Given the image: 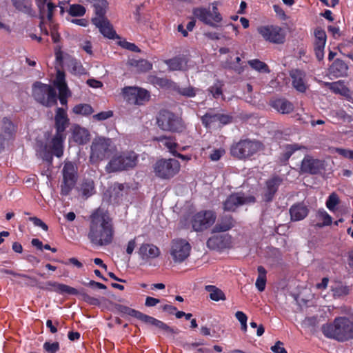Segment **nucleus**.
Segmentation results:
<instances>
[{"label": "nucleus", "instance_id": "nucleus-33", "mask_svg": "<svg viewBox=\"0 0 353 353\" xmlns=\"http://www.w3.org/2000/svg\"><path fill=\"white\" fill-rule=\"evenodd\" d=\"M331 290L332 292L333 296L335 298L345 296L348 294L350 292L349 288L340 282H334L331 285Z\"/></svg>", "mask_w": 353, "mask_h": 353}, {"label": "nucleus", "instance_id": "nucleus-50", "mask_svg": "<svg viewBox=\"0 0 353 353\" xmlns=\"http://www.w3.org/2000/svg\"><path fill=\"white\" fill-rule=\"evenodd\" d=\"M118 310L123 314L134 316L137 319H138L141 312L125 305H119Z\"/></svg>", "mask_w": 353, "mask_h": 353}, {"label": "nucleus", "instance_id": "nucleus-58", "mask_svg": "<svg viewBox=\"0 0 353 353\" xmlns=\"http://www.w3.org/2000/svg\"><path fill=\"white\" fill-rule=\"evenodd\" d=\"M119 45L122 48H123L125 49H127V50H129L132 51V52H139V48L134 43H130V42H128L126 41H119Z\"/></svg>", "mask_w": 353, "mask_h": 353}, {"label": "nucleus", "instance_id": "nucleus-44", "mask_svg": "<svg viewBox=\"0 0 353 353\" xmlns=\"http://www.w3.org/2000/svg\"><path fill=\"white\" fill-rule=\"evenodd\" d=\"M326 85L334 93L345 95L348 91L347 88L340 81L326 83Z\"/></svg>", "mask_w": 353, "mask_h": 353}, {"label": "nucleus", "instance_id": "nucleus-64", "mask_svg": "<svg viewBox=\"0 0 353 353\" xmlns=\"http://www.w3.org/2000/svg\"><path fill=\"white\" fill-rule=\"evenodd\" d=\"M271 350L275 353H288L281 341H277L274 345L271 347Z\"/></svg>", "mask_w": 353, "mask_h": 353}, {"label": "nucleus", "instance_id": "nucleus-23", "mask_svg": "<svg viewBox=\"0 0 353 353\" xmlns=\"http://www.w3.org/2000/svg\"><path fill=\"white\" fill-rule=\"evenodd\" d=\"M282 180L279 177H273L266 182V186L263 193V200L270 201L272 200L275 193L276 192Z\"/></svg>", "mask_w": 353, "mask_h": 353}, {"label": "nucleus", "instance_id": "nucleus-37", "mask_svg": "<svg viewBox=\"0 0 353 353\" xmlns=\"http://www.w3.org/2000/svg\"><path fill=\"white\" fill-rule=\"evenodd\" d=\"M201 120L206 128L219 127L218 113L208 112L202 117Z\"/></svg>", "mask_w": 353, "mask_h": 353}, {"label": "nucleus", "instance_id": "nucleus-19", "mask_svg": "<svg viewBox=\"0 0 353 353\" xmlns=\"http://www.w3.org/2000/svg\"><path fill=\"white\" fill-rule=\"evenodd\" d=\"M292 87L299 92H305L308 88L306 74L300 70H292L290 73Z\"/></svg>", "mask_w": 353, "mask_h": 353}, {"label": "nucleus", "instance_id": "nucleus-45", "mask_svg": "<svg viewBox=\"0 0 353 353\" xmlns=\"http://www.w3.org/2000/svg\"><path fill=\"white\" fill-rule=\"evenodd\" d=\"M331 70L333 72L337 73L338 75H341L347 71V66L343 61L336 59L332 63Z\"/></svg>", "mask_w": 353, "mask_h": 353}, {"label": "nucleus", "instance_id": "nucleus-22", "mask_svg": "<svg viewBox=\"0 0 353 353\" xmlns=\"http://www.w3.org/2000/svg\"><path fill=\"white\" fill-rule=\"evenodd\" d=\"M92 22L105 37L110 39L114 38L116 32L106 18L94 17L92 19Z\"/></svg>", "mask_w": 353, "mask_h": 353}, {"label": "nucleus", "instance_id": "nucleus-7", "mask_svg": "<svg viewBox=\"0 0 353 353\" xmlns=\"http://www.w3.org/2000/svg\"><path fill=\"white\" fill-rule=\"evenodd\" d=\"M32 95L35 100L43 105L51 107L57 104V93L50 85L36 82L33 85Z\"/></svg>", "mask_w": 353, "mask_h": 353}, {"label": "nucleus", "instance_id": "nucleus-52", "mask_svg": "<svg viewBox=\"0 0 353 353\" xmlns=\"http://www.w3.org/2000/svg\"><path fill=\"white\" fill-rule=\"evenodd\" d=\"M70 72L76 75H81L85 73V69L81 64L77 61H72L70 65Z\"/></svg>", "mask_w": 353, "mask_h": 353}, {"label": "nucleus", "instance_id": "nucleus-21", "mask_svg": "<svg viewBox=\"0 0 353 353\" xmlns=\"http://www.w3.org/2000/svg\"><path fill=\"white\" fill-rule=\"evenodd\" d=\"M160 253L159 248L150 243H143L138 250L140 258L145 262H148L157 258Z\"/></svg>", "mask_w": 353, "mask_h": 353}, {"label": "nucleus", "instance_id": "nucleus-40", "mask_svg": "<svg viewBox=\"0 0 353 353\" xmlns=\"http://www.w3.org/2000/svg\"><path fill=\"white\" fill-rule=\"evenodd\" d=\"M108 6V3L105 0H97L96 1H94L92 6L94 8L95 13L97 15L95 17L105 18L104 16Z\"/></svg>", "mask_w": 353, "mask_h": 353}, {"label": "nucleus", "instance_id": "nucleus-3", "mask_svg": "<svg viewBox=\"0 0 353 353\" xmlns=\"http://www.w3.org/2000/svg\"><path fill=\"white\" fill-rule=\"evenodd\" d=\"M116 151L117 146L110 138L97 137L90 145L89 160L92 164H99L112 157Z\"/></svg>", "mask_w": 353, "mask_h": 353}, {"label": "nucleus", "instance_id": "nucleus-12", "mask_svg": "<svg viewBox=\"0 0 353 353\" xmlns=\"http://www.w3.org/2000/svg\"><path fill=\"white\" fill-rule=\"evenodd\" d=\"M191 251L190 244L185 239H176L172 241L170 248V254L176 263H181L190 256Z\"/></svg>", "mask_w": 353, "mask_h": 353}, {"label": "nucleus", "instance_id": "nucleus-61", "mask_svg": "<svg viewBox=\"0 0 353 353\" xmlns=\"http://www.w3.org/2000/svg\"><path fill=\"white\" fill-rule=\"evenodd\" d=\"M138 319L141 320V321L154 325L157 319L152 317L150 316H148L145 314H143L140 312L139 316H138Z\"/></svg>", "mask_w": 353, "mask_h": 353}, {"label": "nucleus", "instance_id": "nucleus-51", "mask_svg": "<svg viewBox=\"0 0 353 353\" xmlns=\"http://www.w3.org/2000/svg\"><path fill=\"white\" fill-rule=\"evenodd\" d=\"M225 154V150L222 148H216V149H212L209 158L212 161H219L224 154Z\"/></svg>", "mask_w": 353, "mask_h": 353}, {"label": "nucleus", "instance_id": "nucleus-8", "mask_svg": "<svg viewBox=\"0 0 353 353\" xmlns=\"http://www.w3.org/2000/svg\"><path fill=\"white\" fill-rule=\"evenodd\" d=\"M218 4L217 1L212 3V10L204 7L195 8L192 10V14L195 18L205 24L216 27V23L221 22L223 19L221 14L218 10Z\"/></svg>", "mask_w": 353, "mask_h": 353}, {"label": "nucleus", "instance_id": "nucleus-38", "mask_svg": "<svg viewBox=\"0 0 353 353\" xmlns=\"http://www.w3.org/2000/svg\"><path fill=\"white\" fill-rule=\"evenodd\" d=\"M175 89L179 94L190 98L195 97L196 94L201 91V90L191 85L187 87H179L177 85L175 87Z\"/></svg>", "mask_w": 353, "mask_h": 353}, {"label": "nucleus", "instance_id": "nucleus-46", "mask_svg": "<svg viewBox=\"0 0 353 353\" xmlns=\"http://www.w3.org/2000/svg\"><path fill=\"white\" fill-rule=\"evenodd\" d=\"M3 123L4 132L3 139H9L14 132V126L13 123L6 118L3 119Z\"/></svg>", "mask_w": 353, "mask_h": 353}, {"label": "nucleus", "instance_id": "nucleus-13", "mask_svg": "<svg viewBox=\"0 0 353 353\" xmlns=\"http://www.w3.org/2000/svg\"><path fill=\"white\" fill-rule=\"evenodd\" d=\"M216 219V214L212 210H203L196 213L191 219L192 228L196 232L203 231L211 227Z\"/></svg>", "mask_w": 353, "mask_h": 353}, {"label": "nucleus", "instance_id": "nucleus-16", "mask_svg": "<svg viewBox=\"0 0 353 353\" xmlns=\"http://www.w3.org/2000/svg\"><path fill=\"white\" fill-rule=\"evenodd\" d=\"M255 197L252 195H246L242 192L232 194L223 202V209L225 211H234L238 207L253 203Z\"/></svg>", "mask_w": 353, "mask_h": 353}, {"label": "nucleus", "instance_id": "nucleus-63", "mask_svg": "<svg viewBox=\"0 0 353 353\" xmlns=\"http://www.w3.org/2000/svg\"><path fill=\"white\" fill-rule=\"evenodd\" d=\"M30 221H31L35 226H38L41 228L43 230H48V225L43 222L40 219L37 217H30Z\"/></svg>", "mask_w": 353, "mask_h": 353}, {"label": "nucleus", "instance_id": "nucleus-17", "mask_svg": "<svg viewBox=\"0 0 353 353\" xmlns=\"http://www.w3.org/2000/svg\"><path fill=\"white\" fill-rule=\"evenodd\" d=\"M232 245V236L228 234L214 235L210 237L207 241V246L210 249L218 251L229 249Z\"/></svg>", "mask_w": 353, "mask_h": 353}, {"label": "nucleus", "instance_id": "nucleus-18", "mask_svg": "<svg viewBox=\"0 0 353 353\" xmlns=\"http://www.w3.org/2000/svg\"><path fill=\"white\" fill-rule=\"evenodd\" d=\"M54 85L59 90V99L63 105H67L68 98L71 96V92L66 84L65 74L61 70H57Z\"/></svg>", "mask_w": 353, "mask_h": 353}, {"label": "nucleus", "instance_id": "nucleus-20", "mask_svg": "<svg viewBox=\"0 0 353 353\" xmlns=\"http://www.w3.org/2000/svg\"><path fill=\"white\" fill-rule=\"evenodd\" d=\"M301 169L303 172L317 174L324 169V162L321 160L307 156L302 161Z\"/></svg>", "mask_w": 353, "mask_h": 353}, {"label": "nucleus", "instance_id": "nucleus-9", "mask_svg": "<svg viewBox=\"0 0 353 353\" xmlns=\"http://www.w3.org/2000/svg\"><path fill=\"white\" fill-rule=\"evenodd\" d=\"M180 163L174 159H161L153 165L155 175L163 179H170L174 176L180 170Z\"/></svg>", "mask_w": 353, "mask_h": 353}, {"label": "nucleus", "instance_id": "nucleus-43", "mask_svg": "<svg viewBox=\"0 0 353 353\" xmlns=\"http://www.w3.org/2000/svg\"><path fill=\"white\" fill-rule=\"evenodd\" d=\"M94 110L89 104H78L73 108V112L76 114L88 116L93 113Z\"/></svg>", "mask_w": 353, "mask_h": 353}, {"label": "nucleus", "instance_id": "nucleus-30", "mask_svg": "<svg viewBox=\"0 0 353 353\" xmlns=\"http://www.w3.org/2000/svg\"><path fill=\"white\" fill-rule=\"evenodd\" d=\"M154 140H156L160 144L167 148L170 152H171L173 154H175L177 143L172 137L161 136L155 137Z\"/></svg>", "mask_w": 353, "mask_h": 353}, {"label": "nucleus", "instance_id": "nucleus-42", "mask_svg": "<svg viewBox=\"0 0 353 353\" xmlns=\"http://www.w3.org/2000/svg\"><path fill=\"white\" fill-rule=\"evenodd\" d=\"M249 65L255 70L263 72V73H270V70L268 66V65L261 61L259 59H252L248 61Z\"/></svg>", "mask_w": 353, "mask_h": 353}, {"label": "nucleus", "instance_id": "nucleus-25", "mask_svg": "<svg viewBox=\"0 0 353 353\" xmlns=\"http://www.w3.org/2000/svg\"><path fill=\"white\" fill-rule=\"evenodd\" d=\"M234 220L231 216L221 217L212 229L213 232H226L234 226Z\"/></svg>", "mask_w": 353, "mask_h": 353}, {"label": "nucleus", "instance_id": "nucleus-49", "mask_svg": "<svg viewBox=\"0 0 353 353\" xmlns=\"http://www.w3.org/2000/svg\"><path fill=\"white\" fill-rule=\"evenodd\" d=\"M314 37H315V44H320V45H325L327 37L325 32L321 29V28H316L314 30Z\"/></svg>", "mask_w": 353, "mask_h": 353}, {"label": "nucleus", "instance_id": "nucleus-6", "mask_svg": "<svg viewBox=\"0 0 353 353\" xmlns=\"http://www.w3.org/2000/svg\"><path fill=\"white\" fill-rule=\"evenodd\" d=\"M263 149V144L260 141L244 139L232 145L230 151L232 156L242 159L249 158Z\"/></svg>", "mask_w": 353, "mask_h": 353}, {"label": "nucleus", "instance_id": "nucleus-60", "mask_svg": "<svg viewBox=\"0 0 353 353\" xmlns=\"http://www.w3.org/2000/svg\"><path fill=\"white\" fill-rule=\"evenodd\" d=\"M336 152L345 158L353 160V150L343 148H336Z\"/></svg>", "mask_w": 353, "mask_h": 353}, {"label": "nucleus", "instance_id": "nucleus-62", "mask_svg": "<svg viewBox=\"0 0 353 353\" xmlns=\"http://www.w3.org/2000/svg\"><path fill=\"white\" fill-rule=\"evenodd\" d=\"M219 127L221 125H225L231 122L232 117L227 114L218 113Z\"/></svg>", "mask_w": 353, "mask_h": 353}, {"label": "nucleus", "instance_id": "nucleus-35", "mask_svg": "<svg viewBox=\"0 0 353 353\" xmlns=\"http://www.w3.org/2000/svg\"><path fill=\"white\" fill-rule=\"evenodd\" d=\"M81 191L83 196L89 197L95 192L94 183L91 179H84L81 185Z\"/></svg>", "mask_w": 353, "mask_h": 353}, {"label": "nucleus", "instance_id": "nucleus-14", "mask_svg": "<svg viewBox=\"0 0 353 353\" xmlns=\"http://www.w3.org/2000/svg\"><path fill=\"white\" fill-rule=\"evenodd\" d=\"M258 32L267 41L281 44L285 39L284 30L277 26H263L257 28Z\"/></svg>", "mask_w": 353, "mask_h": 353}, {"label": "nucleus", "instance_id": "nucleus-53", "mask_svg": "<svg viewBox=\"0 0 353 353\" xmlns=\"http://www.w3.org/2000/svg\"><path fill=\"white\" fill-rule=\"evenodd\" d=\"M43 349L48 353H56L59 350V344L58 342H46Z\"/></svg>", "mask_w": 353, "mask_h": 353}, {"label": "nucleus", "instance_id": "nucleus-39", "mask_svg": "<svg viewBox=\"0 0 353 353\" xmlns=\"http://www.w3.org/2000/svg\"><path fill=\"white\" fill-rule=\"evenodd\" d=\"M131 66L134 67L140 72H147L150 70L152 68V65L148 61L144 59L135 60L132 59L129 61Z\"/></svg>", "mask_w": 353, "mask_h": 353}, {"label": "nucleus", "instance_id": "nucleus-5", "mask_svg": "<svg viewBox=\"0 0 353 353\" xmlns=\"http://www.w3.org/2000/svg\"><path fill=\"white\" fill-rule=\"evenodd\" d=\"M137 162V156L132 151L122 152L112 157L105 165L108 173L123 171L134 168Z\"/></svg>", "mask_w": 353, "mask_h": 353}, {"label": "nucleus", "instance_id": "nucleus-29", "mask_svg": "<svg viewBox=\"0 0 353 353\" xmlns=\"http://www.w3.org/2000/svg\"><path fill=\"white\" fill-rule=\"evenodd\" d=\"M291 219L294 221L303 219L307 215V208L302 205L297 204L291 207L290 210Z\"/></svg>", "mask_w": 353, "mask_h": 353}, {"label": "nucleus", "instance_id": "nucleus-41", "mask_svg": "<svg viewBox=\"0 0 353 353\" xmlns=\"http://www.w3.org/2000/svg\"><path fill=\"white\" fill-rule=\"evenodd\" d=\"M339 203L340 199L338 194L335 192H332L329 195L325 202V206L330 212H335Z\"/></svg>", "mask_w": 353, "mask_h": 353}, {"label": "nucleus", "instance_id": "nucleus-48", "mask_svg": "<svg viewBox=\"0 0 353 353\" xmlns=\"http://www.w3.org/2000/svg\"><path fill=\"white\" fill-rule=\"evenodd\" d=\"M223 85L222 82L217 81L214 83L213 85L209 88L208 90L212 94L214 98L217 99L220 96H222Z\"/></svg>", "mask_w": 353, "mask_h": 353}, {"label": "nucleus", "instance_id": "nucleus-2", "mask_svg": "<svg viewBox=\"0 0 353 353\" xmlns=\"http://www.w3.org/2000/svg\"><path fill=\"white\" fill-rule=\"evenodd\" d=\"M324 336L339 342L353 339V317L340 316L330 323L324 324L321 328Z\"/></svg>", "mask_w": 353, "mask_h": 353}, {"label": "nucleus", "instance_id": "nucleus-4", "mask_svg": "<svg viewBox=\"0 0 353 353\" xmlns=\"http://www.w3.org/2000/svg\"><path fill=\"white\" fill-rule=\"evenodd\" d=\"M54 119L57 134L51 141L50 148L56 157H61L63 153V143L65 138L63 132L69 124V119L65 110L61 108L57 109Z\"/></svg>", "mask_w": 353, "mask_h": 353}, {"label": "nucleus", "instance_id": "nucleus-34", "mask_svg": "<svg viewBox=\"0 0 353 353\" xmlns=\"http://www.w3.org/2000/svg\"><path fill=\"white\" fill-rule=\"evenodd\" d=\"M14 6L24 13L32 15V3L31 0H12Z\"/></svg>", "mask_w": 353, "mask_h": 353}, {"label": "nucleus", "instance_id": "nucleus-36", "mask_svg": "<svg viewBox=\"0 0 353 353\" xmlns=\"http://www.w3.org/2000/svg\"><path fill=\"white\" fill-rule=\"evenodd\" d=\"M257 270L259 275L256 279L255 285L259 291L263 292L265 288L267 272L263 266H259Z\"/></svg>", "mask_w": 353, "mask_h": 353}, {"label": "nucleus", "instance_id": "nucleus-56", "mask_svg": "<svg viewBox=\"0 0 353 353\" xmlns=\"http://www.w3.org/2000/svg\"><path fill=\"white\" fill-rule=\"evenodd\" d=\"M154 326L159 328L166 333H174V330L163 322L157 319Z\"/></svg>", "mask_w": 353, "mask_h": 353}, {"label": "nucleus", "instance_id": "nucleus-59", "mask_svg": "<svg viewBox=\"0 0 353 353\" xmlns=\"http://www.w3.org/2000/svg\"><path fill=\"white\" fill-rule=\"evenodd\" d=\"M300 148H301V147L298 146V145H296V144L288 145L285 148V152L284 154L285 159V160L288 159L294 151H296Z\"/></svg>", "mask_w": 353, "mask_h": 353}, {"label": "nucleus", "instance_id": "nucleus-54", "mask_svg": "<svg viewBox=\"0 0 353 353\" xmlns=\"http://www.w3.org/2000/svg\"><path fill=\"white\" fill-rule=\"evenodd\" d=\"M59 293L61 294H77L78 290L72 287L69 285L62 284V285H59Z\"/></svg>", "mask_w": 353, "mask_h": 353}, {"label": "nucleus", "instance_id": "nucleus-10", "mask_svg": "<svg viewBox=\"0 0 353 353\" xmlns=\"http://www.w3.org/2000/svg\"><path fill=\"white\" fill-rule=\"evenodd\" d=\"M157 123L158 126L164 131L180 132L183 129L181 119L168 110L159 112Z\"/></svg>", "mask_w": 353, "mask_h": 353}, {"label": "nucleus", "instance_id": "nucleus-47", "mask_svg": "<svg viewBox=\"0 0 353 353\" xmlns=\"http://www.w3.org/2000/svg\"><path fill=\"white\" fill-rule=\"evenodd\" d=\"M68 13L73 17H81L85 13V9L81 5L73 4L70 6Z\"/></svg>", "mask_w": 353, "mask_h": 353}, {"label": "nucleus", "instance_id": "nucleus-15", "mask_svg": "<svg viewBox=\"0 0 353 353\" xmlns=\"http://www.w3.org/2000/svg\"><path fill=\"white\" fill-rule=\"evenodd\" d=\"M124 99L131 104L143 105L150 99L149 92L138 87H125L122 90Z\"/></svg>", "mask_w": 353, "mask_h": 353}, {"label": "nucleus", "instance_id": "nucleus-27", "mask_svg": "<svg viewBox=\"0 0 353 353\" xmlns=\"http://www.w3.org/2000/svg\"><path fill=\"white\" fill-rule=\"evenodd\" d=\"M165 63L168 66L170 70L172 71L185 70L187 69V61L184 57H176L165 60Z\"/></svg>", "mask_w": 353, "mask_h": 353}, {"label": "nucleus", "instance_id": "nucleus-31", "mask_svg": "<svg viewBox=\"0 0 353 353\" xmlns=\"http://www.w3.org/2000/svg\"><path fill=\"white\" fill-rule=\"evenodd\" d=\"M316 219L319 222L316 225L319 228L330 225L332 221V216L324 209H319L317 211Z\"/></svg>", "mask_w": 353, "mask_h": 353}, {"label": "nucleus", "instance_id": "nucleus-55", "mask_svg": "<svg viewBox=\"0 0 353 353\" xmlns=\"http://www.w3.org/2000/svg\"><path fill=\"white\" fill-rule=\"evenodd\" d=\"M113 115L112 111L101 112L93 116V119L97 121H103L112 117Z\"/></svg>", "mask_w": 353, "mask_h": 353}, {"label": "nucleus", "instance_id": "nucleus-57", "mask_svg": "<svg viewBox=\"0 0 353 353\" xmlns=\"http://www.w3.org/2000/svg\"><path fill=\"white\" fill-rule=\"evenodd\" d=\"M325 45H320V44H315L314 43V52L316 58L321 61L324 57V49H325Z\"/></svg>", "mask_w": 353, "mask_h": 353}, {"label": "nucleus", "instance_id": "nucleus-11", "mask_svg": "<svg viewBox=\"0 0 353 353\" xmlns=\"http://www.w3.org/2000/svg\"><path fill=\"white\" fill-rule=\"evenodd\" d=\"M63 181L61 185V194L68 195L77 181V167L70 162H65L62 170Z\"/></svg>", "mask_w": 353, "mask_h": 353}, {"label": "nucleus", "instance_id": "nucleus-32", "mask_svg": "<svg viewBox=\"0 0 353 353\" xmlns=\"http://www.w3.org/2000/svg\"><path fill=\"white\" fill-rule=\"evenodd\" d=\"M205 290L209 292L210 298L214 301H224L226 299L223 292L214 285H205Z\"/></svg>", "mask_w": 353, "mask_h": 353}, {"label": "nucleus", "instance_id": "nucleus-26", "mask_svg": "<svg viewBox=\"0 0 353 353\" xmlns=\"http://www.w3.org/2000/svg\"><path fill=\"white\" fill-rule=\"evenodd\" d=\"M271 105L276 111L282 114H288L294 109L292 103L284 99L273 100L271 102Z\"/></svg>", "mask_w": 353, "mask_h": 353}, {"label": "nucleus", "instance_id": "nucleus-24", "mask_svg": "<svg viewBox=\"0 0 353 353\" xmlns=\"http://www.w3.org/2000/svg\"><path fill=\"white\" fill-rule=\"evenodd\" d=\"M72 139L79 145H84L90 140L88 130L79 125H75L72 130Z\"/></svg>", "mask_w": 353, "mask_h": 353}, {"label": "nucleus", "instance_id": "nucleus-28", "mask_svg": "<svg viewBox=\"0 0 353 353\" xmlns=\"http://www.w3.org/2000/svg\"><path fill=\"white\" fill-rule=\"evenodd\" d=\"M37 4L41 14L46 12V6L47 8V18L49 21L52 19L54 10L56 6L51 2V0H37Z\"/></svg>", "mask_w": 353, "mask_h": 353}, {"label": "nucleus", "instance_id": "nucleus-1", "mask_svg": "<svg viewBox=\"0 0 353 353\" xmlns=\"http://www.w3.org/2000/svg\"><path fill=\"white\" fill-rule=\"evenodd\" d=\"M114 230L108 213L103 209H97L91 216L88 239L97 246H104L112 243Z\"/></svg>", "mask_w": 353, "mask_h": 353}]
</instances>
